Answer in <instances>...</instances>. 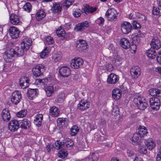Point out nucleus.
Wrapping results in <instances>:
<instances>
[{
    "instance_id": "f3484780",
    "label": "nucleus",
    "mask_w": 161,
    "mask_h": 161,
    "mask_svg": "<svg viewBox=\"0 0 161 161\" xmlns=\"http://www.w3.org/2000/svg\"><path fill=\"white\" fill-rule=\"evenodd\" d=\"M9 32L10 36L12 38L16 39L19 36V31L14 26H12L10 28Z\"/></svg>"
},
{
    "instance_id": "2eb2a0df",
    "label": "nucleus",
    "mask_w": 161,
    "mask_h": 161,
    "mask_svg": "<svg viewBox=\"0 0 161 161\" xmlns=\"http://www.w3.org/2000/svg\"><path fill=\"white\" fill-rule=\"evenodd\" d=\"M59 73L60 75L63 77H68L70 74V70L69 68L63 66L59 69Z\"/></svg>"
},
{
    "instance_id": "5fc2aeb1",
    "label": "nucleus",
    "mask_w": 161,
    "mask_h": 161,
    "mask_svg": "<svg viewBox=\"0 0 161 161\" xmlns=\"http://www.w3.org/2000/svg\"><path fill=\"white\" fill-rule=\"evenodd\" d=\"M119 111L118 108L117 107L115 106L113 108L112 111V115H115L119 114Z\"/></svg>"
},
{
    "instance_id": "79ce46f5",
    "label": "nucleus",
    "mask_w": 161,
    "mask_h": 161,
    "mask_svg": "<svg viewBox=\"0 0 161 161\" xmlns=\"http://www.w3.org/2000/svg\"><path fill=\"white\" fill-rule=\"evenodd\" d=\"M58 120L59 123H60L62 125L65 126L67 125L68 122L67 119L65 118H59Z\"/></svg>"
},
{
    "instance_id": "ea45409f",
    "label": "nucleus",
    "mask_w": 161,
    "mask_h": 161,
    "mask_svg": "<svg viewBox=\"0 0 161 161\" xmlns=\"http://www.w3.org/2000/svg\"><path fill=\"white\" fill-rule=\"evenodd\" d=\"M57 35L60 37H64L65 36V32L63 29L60 28L58 29L56 31Z\"/></svg>"
},
{
    "instance_id": "7c9ffc66",
    "label": "nucleus",
    "mask_w": 161,
    "mask_h": 161,
    "mask_svg": "<svg viewBox=\"0 0 161 161\" xmlns=\"http://www.w3.org/2000/svg\"><path fill=\"white\" fill-rule=\"evenodd\" d=\"M36 16L37 20L40 21L45 17L46 14L43 10H40L36 13Z\"/></svg>"
},
{
    "instance_id": "f8f14e48",
    "label": "nucleus",
    "mask_w": 161,
    "mask_h": 161,
    "mask_svg": "<svg viewBox=\"0 0 161 161\" xmlns=\"http://www.w3.org/2000/svg\"><path fill=\"white\" fill-rule=\"evenodd\" d=\"M141 69L138 66H133L130 69V72L133 78H138L141 74Z\"/></svg>"
},
{
    "instance_id": "e2e57ef3",
    "label": "nucleus",
    "mask_w": 161,
    "mask_h": 161,
    "mask_svg": "<svg viewBox=\"0 0 161 161\" xmlns=\"http://www.w3.org/2000/svg\"><path fill=\"white\" fill-rule=\"evenodd\" d=\"M136 36H137L138 37H139L140 38L141 37L143 38L145 36L144 34L142 33L141 31H138L137 33V35Z\"/></svg>"
},
{
    "instance_id": "f03ea898",
    "label": "nucleus",
    "mask_w": 161,
    "mask_h": 161,
    "mask_svg": "<svg viewBox=\"0 0 161 161\" xmlns=\"http://www.w3.org/2000/svg\"><path fill=\"white\" fill-rule=\"evenodd\" d=\"M22 99V95L20 92L16 91L13 92L10 97L11 102L14 105L17 104Z\"/></svg>"
},
{
    "instance_id": "49530a36",
    "label": "nucleus",
    "mask_w": 161,
    "mask_h": 161,
    "mask_svg": "<svg viewBox=\"0 0 161 161\" xmlns=\"http://www.w3.org/2000/svg\"><path fill=\"white\" fill-rule=\"evenodd\" d=\"M31 6L29 3H27L24 5L23 8L24 10L29 12L31 9Z\"/></svg>"
},
{
    "instance_id": "a19ab883",
    "label": "nucleus",
    "mask_w": 161,
    "mask_h": 161,
    "mask_svg": "<svg viewBox=\"0 0 161 161\" xmlns=\"http://www.w3.org/2000/svg\"><path fill=\"white\" fill-rule=\"evenodd\" d=\"M50 51V49L49 47H46L41 52L40 56L42 58H43L47 55Z\"/></svg>"
},
{
    "instance_id": "13d9d810",
    "label": "nucleus",
    "mask_w": 161,
    "mask_h": 161,
    "mask_svg": "<svg viewBox=\"0 0 161 161\" xmlns=\"http://www.w3.org/2000/svg\"><path fill=\"white\" fill-rule=\"evenodd\" d=\"M156 161H161V146L160 147L159 151L157 155Z\"/></svg>"
},
{
    "instance_id": "c756f323",
    "label": "nucleus",
    "mask_w": 161,
    "mask_h": 161,
    "mask_svg": "<svg viewBox=\"0 0 161 161\" xmlns=\"http://www.w3.org/2000/svg\"><path fill=\"white\" fill-rule=\"evenodd\" d=\"M59 111L57 107L53 106L50 108V114L53 117L58 116L59 115Z\"/></svg>"
},
{
    "instance_id": "a878e982",
    "label": "nucleus",
    "mask_w": 161,
    "mask_h": 161,
    "mask_svg": "<svg viewBox=\"0 0 161 161\" xmlns=\"http://www.w3.org/2000/svg\"><path fill=\"white\" fill-rule=\"evenodd\" d=\"M21 123L20 127L24 129L29 128L31 126L30 121L27 119H24L21 120Z\"/></svg>"
},
{
    "instance_id": "a211bd4d",
    "label": "nucleus",
    "mask_w": 161,
    "mask_h": 161,
    "mask_svg": "<svg viewBox=\"0 0 161 161\" xmlns=\"http://www.w3.org/2000/svg\"><path fill=\"white\" fill-rule=\"evenodd\" d=\"M119 80V77L116 75L111 73L108 77L107 82L109 84H114L117 83Z\"/></svg>"
},
{
    "instance_id": "473e14b6",
    "label": "nucleus",
    "mask_w": 161,
    "mask_h": 161,
    "mask_svg": "<svg viewBox=\"0 0 161 161\" xmlns=\"http://www.w3.org/2000/svg\"><path fill=\"white\" fill-rule=\"evenodd\" d=\"M140 126L139 128L138 129V131L137 132L142 137H143L145 136H147L148 132L147 131L146 128L144 127Z\"/></svg>"
},
{
    "instance_id": "0eeeda50",
    "label": "nucleus",
    "mask_w": 161,
    "mask_h": 161,
    "mask_svg": "<svg viewBox=\"0 0 161 161\" xmlns=\"http://www.w3.org/2000/svg\"><path fill=\"white\" fill-rule=\"evenodd\" d=\"M84 62L80 58H75L72 60L70 63V66L72 68L75 69H78L82 66Z\"/></svg>"
},
{
    "instance_id": "864d4df0",
    "label": "nucleus",
    "mask_w": 161,
    "mask_h": 161,
    "mask_svg": "<svg viewBox=\"0 0 161 161\" xmlns=\"http://www.w3.org/2000/svg\"><path fill=\"white\" fill-rule=\"evenodd\" d=\"M132 25L134 28L136 29L140 28L141 27V25L140 24L136 21H133Z\"/></svg>"
},
{
    "instance_id": "6e6d98bb",
    "label": "nucleus",
    "mask_w": 161,
    "mask_h": 161,
    "mask_svg": "<svg viewBox=\"0 0 161 161\" xmlns=\"http://www.w3.org/2000/svg\"><path fill=\"white\" fill-rule=\"evenodd\" d=\"M133 43L135 45L138 44L140 42V38L136 36L133 38Z\"/></svg>"
},
{
    "instance_id": "4c0bfd02",
    "label": "nucleus",
    "mask_w": 161,
    "mask_h": 161,
    "mask_svg": "<svg viewBox=\"0 0 161 161\" xmlns=\"http://www.w3.org/2000/svg\"><path fill=\"white\" fill-rule=\"evenodd\" d=\"M67 153L66 150L65 149H63L60 150L59 152L58 153V156L62 158H65L67 157Z\"/></svg>"
},
{
    "instance_id": "bb28decb",
    "label": "nucleus",
    "mask_w": 161,
    "mask_h": 161,
    "mask_svg": "<svg viewBox=\"0 0 161 161\" xmlns=\"http://www.w3.org/2000/svg\"><path fill=\"white\" fill-rule=\"evenodd\" d=\"M121 91L118 89H114L113 92L112 96L113 97L115 100H119L121 96Z\"/></svg>"
},
{
    "instance_id": "20e7f679",
    "label": "nucleus",
    "mask_w": 161,
    "mask_h": 161,
    "mask_svg": "<svg viewBox=\"0 0 161 161\" xmlns=\"http://www.w3.org/2000/svg\"><path fill=\"white\" fill-rule=\"evenodd\" d=\"M150 107L153 110H158L160 106V102L158 98L153 97L149 100Z\"/></svg>"
},
{
    "instance_id": "8fccbe9b",
    "label": "nucleus",
    "mask_w": 161,
    "mask_h": 161,
    "mask_svg": "<svg viewBox=\"0 0 161 161\" xmlns=\"http://www.w3.org/2000/svg\"><path fill=\"white\" fill-rule=\"evenodd\" d=\"M139 152L143 154H146L147 153V149L145 146H141L139 147Z\"/></svg>"
},
{
    "instance_id": "4be33fe9",
    "label": "nucleus",
    "mask_w": 161,
    "mask_h": 161,
    "mask_svg": "<svg viewBox=\"0 0 161 161\" xmlns=\"http://www.w3.org/2000/svg\"><path fill=\"white\" fill-rule=\"evenodd\" d=\"M10 19L11 24L14 25H17L20 23L18 16L15 14L13 13L10 15Z\"/></svg>"
},
{
    "instance_id": "3c124183",
    "label": "nucleus",
    "mask_w": 161,
    "mask_h": 161,
    "mask_svg": "<svg viewBox=\"0 0 161 161\" xmlns=\"http://www.w3.org/2000/svg\"><path fill=\"white\" fill-rule=\"evenodd\" d=\"M74 0H66L64 2V5L67 8H68L69 6L72 4Z\"/></svg>"
},
{
    "instance_id": "5701e85b",
    "label": "nucleus",
    "mask_w": 161,
    "mask_h": 161,
    "mask_svg": "<svg viewBox=\"0 0 161 161\" xmlns=\"http://www.w3.org/2000/svg\"><path fill=\"white\" fill-rule=\"evenodd\" d=\"M37 90V89H30L28 90L27 92V96L30 99L32 100L36 96Z\"/></svg>"
},
{
    "instance_id": "423d86ee",
    "label": "nucleus",
    "mask_w": 161,
    "mask_h": 161,
    "mask_svg": "<svg viewBox=\"0 0 161 161\" xmlns=\"http://www.w3.org/2000/svg\"><path fill=\"white\" fill-rule=\"evenodd\" d=\"M121 27L122 32L125 34L130 33L132 29L131 25L129 22L126 21L121 24Z\"/></svg>"
},
{
    "instance_id": "2f4dec72",
    "label": "nucleus",
    "mask_w": 161,
    "mask_h": 161,
    "mask_svg": "<svg viewBox=\"0 0 161 161\" xmlns=\"http://www.w3.org/2000/svg\"><path fill=\"white\" fill-rule=\"evenodd\" d=\"M14 50L15 51V55L18 57L23 56L24 53V51L25 50L23 48H19L18 47H16Z\"/></svg>"
},
{
    "instance_id": "dca6fc26",
    "label": "nucleus",
    "mask_w": 161,
    "mask_h": 161,
    "mask_svg": "<svg viewBox=\"0 0 161 161\" xmlns=\"http://www.w3.org/2000/svg\"><path fill=\"white\" fill-rule=\"evenodd\" d=\"M29 80L25 76L22 77L19 80V85L22 88H25L29 86Z\"/></svg>"
},
{
    "instance_id": "6e6552de",
    "label": "nucleus",
    "mask_w": 161,
    "mask_h": 161,
    "mask_svg": "<svg viewBox=\"0 0 161 161\" xmlns=\"http://www.w3.org/2000/svg\"><path fill=\"white\" fill-rule=\"evenodd\" d=\"M150 45L153 49L158 50L161 47V42L158 37L155 36L152 39Z\"/></svg>"
},
{
    "instance_id": "69168bd1",
    "label": "nucleus",
    "mask_w": 161,
    "mask_h": 161,
    "mask_svg": "<svg viewBox=\"0 0 161 161\" xmlns=\"http://www.w3.org/2000/svg\"><path fill=\"white\" fill-rule=\"evenodd\" d=\"M97 21L99 22V25L103 24L104 21V19L102 17H100L97 19Z\"/></svg>"
},
{
    "instance_id": "0e129e2a",
    "label": "nucleus",
    "mask_w": 161,
    "mask_h": 161,
    "mask_svg": "<svg viewBox=\"0 0 161 161\" xmlns=\"http://www.w3.org/2000/svg\"><path fill=\"white\" fill-rule=\"evenodd\" d=\"M128 155L129 157H131L134 155V152L130 150H128L127 151Z\"/></svg>"
},
{
    "instance_id": "052dcab7",
    "label": "nucleus",
    "mask_w": 161,
    "mask_h": 161,
    "mask_svg": "<svg viewBox=\"0 0 161 161\" xmlns=\"http://www.w3.org/2000/svg\"><path fill=\"white\" fill-rule=\"evenodd\" d=\"M54 61L55 62H57L59 61L61 58V56L60 54H58L56 55H55L54 56Z\"/></svg>"
},
{
    "instance_id": "9d476101",
    "label": "nucleus",
    "mask_w": 161,
    "mask_h": 161,
    "mask_svg": "<svg viewBox=\"0 0 161 161\" xmlns=\"http://www.w3.org/2000/svg\"><path fill=\"white\" fill-rule=\"evenodd\" d=\"M19 127V122L16 120H12L8 123V128L11 131L14 132L17 131Z\"/></svg>"
},
{
    "instance_id": "39448f33",
    "label": "nucleus",
    "mask_w": 161,
    "mask_h": 161,
    "mask_svg": "<svg viewBox=\"0 0 161 161\" xmlns=\"http://www.w3.org/2000/svg\"><path fill=\"white\" fill-rule=\"evenodd\" d=\"M105 16L109 21H112L115 20L117 18V15L115 10L113 8L108 9L106 11Z\"/></svg>"
},
{
    "instance_id": "680f3d73",
    "label": "nucleus",
    "mask_w": 161,
    "mask_h": 161,
    "mask_svg": "<svg viewBox=\"0 0 161 161\" xmlns=\"http://www.w3.org/2000/svg\"><path fill=\"white\" fill-rule=\"evenodd\" d=\"M158 54L159 55L157 57V62L161 64V50L159 51Z\"/></svg>"
},
{
    "instance_id": "c9c22d12",
    "label": "nucleus",
    "mask_w": 161,
    "mask_h": 161,
    "mask_svg": "<svg viewBox=\"0 0 161 161\" xmlns=\"http://www.w3.org/2000/svg\"><path fill=\"white\" fill-rule=\"evenodd\" d=\"M61 7L59 3H54L53 7L52 8V10L54 13H59L61 9Z\"/></svg>"
},
{
    "instance_id": "c85d7f7f",
    "label": "nucleus",
    "mask_w": 161,
    "mask_h": 161,
    "mask_svg": "<svg viewBox=\"0 0 161 161\" xmlns=\"http://www.w3.org/2000/svg\"><path fill=\"white\" fill-rule=\"evenodd\" d=\"M98 158L97 154L92 153L88 156V158H85V161H97Z\"/></svg>"
},
{
    "instance_id": "4468645a",
    "label": "nucleus",
    "mask_w": 161,
    "mask_h": 161,
    "mask_svg": "<svg viewBox=\"0 0 161 161\" xmlns=\"http://www.w3.org/2000/svg\"><path fill=\"white\" fill-rule=\"evenodd\" d=\"M87 44L86 41L83 40H79V43L76 46L77 50L79 51H83L87 48Z\"/></svg>"
},
{
    "instance_id": "393cba45",
    "label": "nucleus",
    "mask_w": 161,
    "mask_h": 161,
    "mask_svg": "<svg viewBox=\"0 0 161 161\" xmlns=\"http://www.w3.org/2000/svg\"><path fill=\"white\" fill-rule=\"evenodd\" d=\"M149 94L153 96L161 97V91L159 89L152 88L149 90Z\"/></svg>"
},
{
    "instance_id": "e433bc0d",
    "label": "nucleus",
    "mask_w": 161,
    "mask_h": 161,
    "mask_svg": "<svg viewBox=\"0 0 161 161\" xmlns=\"http://www.w3.org/2000/svg\"><path fill=\"white\" fill-rule=\"evenodd\" d=\"M45 91L47 96H50L54 93V87L53 86H47L45 89Z\"/></svg>"
},
{
    "instance_id": "1a4fd4ad",
    "label": "nucleus",
    "mask_w": 161,
    "mask_h": 161,
    "mask_svg": "<svg viewBox=\"0 0 161 161\" xmlns=\"http://www.w3.org/2000/svg\"><path fill=\"white\" fill-rule=\"evenodd\" d=\"M89 26L87 21H84L78 24L75 27L74 30L76 32L82 31Z\"/></svg>"
},
{
    "instance_id": "4d7b16f0",
    "label": "nucleus",
    "mask_w": 161,
    "mask_h": 161,
    "mask_svg": "<svg viewBox=\"0 0 161 161\" xmlns=\"http://www.w3.org/2000/svg\"><path fill=\"white\" fill-rule=\"evenodd\" d=\"M43 119V115L42 114H37L35 117L34 121H42Z\"/></svg>"
},
{
    "instance_id": "9b49d317",
    "label": "nucleus",
    "mask_w": 161,
    "mask_h": 161,
    "mask_svg": "<svg viewBox=\"0 0 161 161\" xmlns=\"http://www.w3.org/2000/svg\"><path fill=\"white\" fill-rule=\"evenodd\" d=\"M32 42L30 38L25 37L21 43V47L25 49V51H26L30 48Z\"/></svg>"
},
{
    "instance_id": "c03bdc74",
    "label": "nucleus",
    "mask_w": 161,
    "mask_h": 161,
    "mask_svg": "<svg viewBox=\"0 0 161 161\" xmlns=\"http://www.w3.org/2000/svg\"><path fill=\"white\" fill-rule=\"evenodd\" d=\"M142 99L143 98L140 96H136L134 98L133 102L137 106L142 101Z\"/></svg>"
},
{
    "instance_id": "f257e3e1",
    "label": "nucleus",
    "mask_w": 161,
    "mask_h": 161,
    "mask_svg": "<svg viewBox=\"0 0 161 161\" xmlns=\"http://www.w3.org/2000/svg\"><path fill=\"white\" fill-rule=\"evenodd\" d=\"M14 49H7L3 53V58L4 60L7 63L12 62L14 60V58L15 56Z\"/></svg>"
},
{
    "instance_id": "774afa93",
    "label": "nucleus",
    "mask_w": 161,
    "mask_h": 161,
    "mask_svg": "<svg viewBox=\"0 0 161 161\" xmlns=\"http://www.w3.org/2000/svg\"><path fill=\"white\" fill-rule=\"evenodd\" d=\"M106 120L104 119H101L100 124L103 126H105L106 124Z\"/></svg>"
},
{
    "instance_id": "412c9836",
    "label": "nucleus",
    "mask_w": 161,
    "mask_h": 161,
    "mask_svg": "<svg viewBox=\"0 0 161 161\" xmlns=\"http://www.w3.org/2000/svg\"><path fill=\"white\" fill-rule=\"evenodd\" d=\"M120 44L123 48L125 49H129L130 47V42L125 38H123L120 40Z\"/></svg>"
},
{
    "instance_id": "37998d69",
    "label": "nucleus",
    "mask_w": 161,
    "mask_h": 161,
    "mask_svg": "<svg viewBox=\"0 0 161 161\" xmlns=\"http://www.w3.org/2000/svg\"><path fill=\"white\" fill-rule=\"evenodd\" d=\"M147 105V104L145 102L142 101L137 106L138 108L141 110H144L145 109Z\"/></svg>"
},
{
    "instance_id": "ddd939ff",
    "label": "nucleus",
    "mask_w": 161,
    "mask_h": 161,
    "mask_svg": "<svg viewBox=\"0 0 161 161\" xmlns=\"http://www.w3.org/2000/svg\"><path fill=\"white\" fill-rule=\"evenodd\" d=\"M90 105L89 101L85 100H82L80 101V104L78 105V108L81 110H86L88 109Z\"/></svg>"
},
{
    "instance_id": "6ab92c4d",
    "label": "nucleus",
    "mask_w": 161,
    "mask_h": 161,
    "mask_svg": "<svg viewBox=\"0 0 161 161\" xmlns=\"http://www.w3.org/2000/svg\"><path fill=\"white\" fill-rule=\"evenodd\" d=\"M84 7V8L82 9L81 11L82 13L84 14V15L87 14V13H93L94 12L96 11L97 9L96 8H93L92 7H90L87 4H86Z\"/></svg>"
},
{
    "instance_id": "7ed1b4c3",
    "label": "nucleus",
    "mask_w": 161,
    "mask_h": 161,
    "mask_svg": "<svg viewBox=\"0 0 161 161\" xmlns=\"http://www.w3.org/2000/svg\"><path fill=\"white\" fill-rule=\"evenodd\" d=\"M45 70L44 66L39 64L35 66L33 68L32 71L34 76L39 77L42 75Z\"/></svg>"
},
{
    "instance_id": "603ef678",
    "label": "nucleus",
    "mask_w": 161,
    "mask_h": 161,
    "mask_svg": "<svg viewBox=\"0 0 161 161\" xmlns=\"http://www.w3.org/2000/svg\"><path fill=\"white\" fill-rule=\"evenodd\" d=\"M160 9L158 7L156 8L154 7L153 8L152 13L154 15H158L160 12Z\"/></svg>"
},
{
    "instance_id": "72a5a7b5",
    "label": "nucleus",
    "mask_w": 161,
    "mask_h": 161,
    "mask_svg": "<svg viewBox=\"0 0 161 161\" xmlns=\"http://www.w3.org/2000/svg\"><path fill=\"white\" fill-rule=\"evenodd\" d=\"M147 57L152 59H154L156 54V51L151 48L147 50Z\"/></svg>"
},
{
    "instance_id": "a18cd8bd",
    "label": "nucleus",
    "mask_w": 161,
    "mask_h": 161,
    "mask_svg": "<svg viewBox=\"0 0 161 161\" xmlns=\"http://www.w3.org/2000/svg\"><path fill=\"white\" fill-rule=\"evenodd\" d=\"M65 98V94L63 92L60 93L57 97V102H61L63 101Z\"/></svg>"
},
{
    "instance_id": "b1692460",
    "label": "nucleus",
    "mask_w": 161,
    "mask_h": 161,
    "mask_svg": "<svg viewBox=\"0 0 161 161\" xmlns=\"http://www.w3.org/2000/svg\"><path fill=\"white\" fill-rule=\"evenodd\" d=\"M63 143L64 146L66 147L68 149H71L73 144V142L71 139L67 138L63 140Z\"/></svg>"
},
{
    "instance_id": "bf43d9fd",
    "label": "nucleus",
    "mask_w": 161,
    "mask_h": 161,
    "mask_svg": "<svg viewBox=\"0 0 161 161\" xmlns=\"http://www.w3.org/2000/svg\"><path fill=\"white\" fill-rule=\"evenodd\" d=\"M109 71H112L113 69V66L111 64H108L106 66V68Z\"/></svg>"
},
{
    "instance_id": "f704fd0d",
    "label": "nucleus",
    "mask_w": 161,
    "mask_h": 161,
    "mask_svg": "<svg viewBox=\"0 0 161 161\" xmlns=\"http://www.w3.org/2000/svg\"><path fill=\"white\" fill-rule=\"evenodd\" d=\"M145 144L147 147L150 150L153 149L155 146V143L152 140L151 141L147 140L145 142Z\"/></svg>"
},
{
    "instance_id": "aec40b11",
    "label": "nucleus",
    "mask_w": 161,
    "mask_h": 161,
    "mask_svg": "<svg viewBox=\"0 0 161 161\" xmlns=\"http://www.w3.org/2000/svg\"><path fill=\"white\" fill-rule=\"evenodd\" d=\"M1 116L2 118L5 121H7L10 119L11 116L9 110L8 108H5L2 110Z\"/></svg>"
},
{
    "instance_id": "58836bf2",
    "label": "nucleus",
    "mask_w": 161,
    "mask_h": 161,
    "mask_svg": "<svg viewBox=\"0 0 161 161\" xmlns=\"http://www.w3.org/2000/svg\"><path fill=\"white\" fill-rule=\"evenodd\" d=\"M79 128L76 126L74 125L70 129V135L72 136H75L79 131Z\"/></svg>"
},
{
    "instance_id": "de8ad7c7",
    "label": "nucleus",
    "mask_w": 161,
    "mask_h": 161,
    "mask_svg": "<svg viewBox=\"0 0 161 161\" xmlns=\"http://www.w3.org/2000/svg\"><path fill=\"white\" fill-rule=\"evenodd\" d=\"M54 42L53 38L51 36H48L46 38L45 41V43L48 44H52Z\"/></svg>"
},
{
    "instance_id": "338daca9",
    "label": "nucleus",
    "mask_w": 161,
    "mask_h": 161,
    "mask_svg": "<svg viewBox=\"0 0 161 161\" xmlns=\"http://www.w3.org/2000/svg\"><path fill=\"white\" fill-rule=\"evenodd\" d=\"M73 14L75 17H78L80 15L81 13L79 11L77 12L76 11H74Z\"/></svg>"
},
{
    "instance_id": "09e8293b",
    "label": "nucleus",
    "mask_w": 161,
    "mask_h": 161,
    "mask_svg": "<svg viewBox=\"0 0 161 161\" xmlns=\"http://www.w3.org/2000/svg\"><path fill=\"white\" fill-rule=\"evenodd\" d=\"M27 112L26 110H22L17 113V116L18 117H24L26 114Z\"/></svg>"
},
{
    "instance_id": "cd10ccee",
    "label": "nucleus",
    "mask_w": 161,
    "mask_h": 161,
    "mask_svg": "<svg viewBox=\"0 0 161 161\" xmlns=\"http://www.w3.org/2000/svg\"><path fill=\"white\" fill-rule=\"evenodd\" d=\"M142 137L137 132L135 133L133 136L131 138V140L132 142L136 144L139 143L141 142Z\"/></svg>"
}]
</instances>
